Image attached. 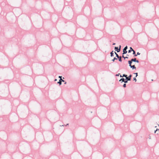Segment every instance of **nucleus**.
I'll use <instances>...</instances> for the list:
<instances>
[{
    "instance_id": "7ed1b4c3",
    "label": "nucleus",
    "mask_w": 159,
    "mask_h": 159,
    "mask_svg": "<svg viewBox=\"0 0 159 159\" xmlns=\"http://www.w3.org/2000/svg\"><path fill=\"white\" fill-rule=\"evenodd\" d=\"M122 81V82H124L125 83H127L128 82L127 80L124 79V78H122L120 79L119 80V81Z\"/></svg>"
},
{
    "instance_id": "a211bd4d",
    "label": "nucleus",
    "mask_w": 159,
    "mask_h": 159,
    "mask_svg": "<svg viewBox=\"0 0 159 159\" xmlns=\"http://www.w3.org/2000/svg\"><path fill=\"white\" fill-rule=\"evenodd\" d=\"M131 49H130V50H129V51H128V52H131V51H131Z\"/></svg>"
},
{
    "instance_id": "2eb2a0df",
    "label": "nucleus",
    "mask_w": 159,
    "mask_h": 159,
    "mask_svg": "<svg viewBox=\"0 0 159 159\" xmlns=\"http://www.w3.org/2000/svg\"><path fill=\"white\" fill-rule=\"evenodd\" d=\"M123 87H126V84H124L123 85Z\"/></svg>"
},
{
    "instance_id": "c85d7f7f",
    "label": "nucleus",
    "mask_w": 159,
    "mask_h": 159,
    "mask_svg": "<svg viewBox=\"0 0 159 159\" xmlns=\"http://www.w3.org/2000/svg\"><path fill=\"white\" fill-rule=\"evenodd\" d=\"M115 43H113V45H115Z\"/></svg>"
},
{
    "instance_id": "6ab92c4d",
    "label": "nucleus",
    "mask_w": 159,
    "mask_h": 159,
    "mask_svg": "<svg viewBox=\"0 0 159 159\" xmlns=\"http://www.w3.org/2000/svg\"><path fill=\"white\" fill-rule=\"evenodd\" d=\"M135 62H136L137 63H139V61L138 60H136V61Z\"/></svg>"
},
{
    "instance_id": "b1692460",
    "label": "nucleus",
    "mask_w": 159,
    "mask_h": 159,
    "mask_svg": "<svg viewBox=\"0 0 159 159\" xmlns=\"http://www.w3.org/2000/svg\"><path fill=\"white\" fill-rule=\"evenodd\" d=\"M61 82H62V81L64 82V80L62 79V80H61Z\"/></svg>"
},
{
    "instance_id": "f03ea898",
    "label": "nucleus",
    "mask_w": 159,
    "mask_h": 159,
    "mask_svg": "<svg viewBox=\"0 0 159 159\" xmlns=\"http://www.w3.org/2000/svg\"><path fill=\"white\" fill-rule=\"evenodd\" d=\"M120 48H121V46L120 45L119 46V49H118V47H115V49L116 50V51H117V52H120Z\"/></svg>"
},
{
    "instance_id": "423d86ee",
    "label": "nucleus",
    "mask_w": 159,
    "mask_h": 159,
    "mask_svg": "<svg viewBox=\"0 0 159 159\" xmlns=\"http://www.w3.org/2000/svg\"><path fill=\"white\" fill-rule=\"evenodd\" d=\"M132 61H131V60L130 61H128V63L129 64V66H131V63H132Z\"/></svg>"
},
{
    "instance_id": "bb28decb",
    "label": "nucleus",
    "mask_w": 159,
    "mask_h": 159,
    "mask_svg": "<svg viewBox=\"0 0 159 159\" xmlns=\"http://www.w3.org/2000/svg\"><path fill=\"white\" fill-rule=\"evenodd\" d=\"M59 78H60V79H61V76H59Z\"/></svg>"
},
{
    "instance_id": "39448f33",
    "label": "nucleus",
    "mask_w": 159,
    "mask_h": 159,
    "mask_svg": "<svg viewBox=\"0 0 159 159\" xmlns=\"http://www.w3.org/2000/svg\"><path fill=\"white\" fill-rule=\"evenodd\" d=\"M61 80H62L61 78V79L59 81H58L57 82V83L59 84L60 85H61Z\"/></svg>"
},
{
    "instance_id": "a878e982",
    "label": "nucleus",
    "mask_w": 159,
    "mask_h": 159,
    "mask_svg": "<svg viewBox=\"0 0 159 159\" xmlns=\"http://www.w3.org/2000/svg\"><path fill=\"white\" fill-rule=\"evenodd\" d=\"M125 74H123V76H123V77H124V76H125Z\"/></svg>"
},
{
    "instance_id": "2f4dec72",
    "label": "nucleus",
    "mask_w": 159,
    "mask_h": 159,
    "mask_svg": "<svg viewBox=\"0 0 159 159\" xmlns=\"http://www.w3.org/2000/svg\"><path fill=\"white\" fill-rule=\"evenodd\" d=\"M64 126V125H62V126Z\"/></svg>"
},
{
    "instance_id": "f257e3e1",
    "label": "nucleus",
    "mask_w": 159,
    "mask_h": 159,
    "mask_svg": "<svg viewBox=\"0 0 159 159\" xmlns=\"http://www.w3.org/2000/svg\"><path fill=\"white\" fill-rule=\"evenodd\" d=\"M127 49V46H126L125 47V48H124L123 51V54H126L127 52V51H126V50Z\"/></svg>"
},
{
    "instance_id": "aec40b11",
    "label": "nucleus",
    "mask_w": 159,
    "mask_h": 159,
    "mask_svg": "<svg viewBox=\"0 0 159 159\" xmlns=\"http://www.w3.org/2000/svg\"><path fill=\"white\" fill-rule=\"evenodd\" d=\"M140 54V53L139 52H138L137 53V55H139Z\"/></svg>"
},
{
    "instance_id": "473e14b6",
    "label": "nucleus",
    "mask_w": 159,
    "mask_h": 159,
    "mask_svg": "<svg viewBox=\"0 0 159 159\" xmlns=\"http://www.w3.org/2000/svg\"><path fill=\"white\" fill-rule=\"evenodd\" d=\"M158 130H159V129H158Z\"/></svg>"
},
{
    "instance_id": "ddd939ff",
    "label": "nucleus",
    "mask_w": 159,
    "mask_h": 159,
    "mask_svg": "<svg viewBox=\"0 0 159 159\" xmlns=\"http://www.w3.org/2000/svg\"><path fill=\"white\" fill-rule=\"evenodd\" d=\"M117 58H116V57H114V59L112 60V61H114L115 60H117Z\"/></svg>"
},
{
    "instance_id": "393cba45",
    "label": "nucleus",
    "mask_w": 159,
    "mask_h": 159,
    "mask_svg": "<svg viewBox=\"0 0 159 159\" xmlns=\"http://www.w3.org/2000/svg\"><path fill=\"white\" fill-rule=\"evenodd\" d=\"M68 124H67L66 125V126H67V125H68Z\"/></svg>"
},
{
    "instance_id": "4be33fe9",
    "label": "nucleus",
    "mask_w": 159,
    "mask_h": 159,
    "mask_svg": "<svg viewBox=\"0 0 159 159\" xmlns=\"http://www.w3.org/2000/svg\"><path fill=\"white\" fill-rule=\"evenodd\" d=\"M124 77H125L126 78V77H127V75H125Z\"/></svg>"
},
{
    "instance_id": "9b49d317",
    "label": "nucleus",
    "mask_w": 159,
    "mask_h": 159,
    "mask_svg": "<svg viewBox=\"0 0 159 159\" xmlns=\"http://www.w3.org/2000/svg\"><path fill=\"white\" fill-rule=\"evenodd\" d=\"M115 54H116V57L118 58H119V56H118V54L116 53L115 52Z\"/></svg>"
},
{
    "instance_id": "1a4fd4ad",
    "label": "nucleus",
    "mask_w": 159,
    "mask_h": 159,
    "mask_svg": "<svg viewBox=\"0 0 159 159\" xmlns=\"http://www.w3.org/2000/svg\"><path fill=\"white\" fill-rule=\"evenodd\" d=\"M136 58H134V59H131V61L135 62L136 61Z\"/></svg>"
},
{
    "instance_id": "dca6fc26",
    "label": "nucleus",
    "mask_w": 159,
    "mask_h": 159,
    "mask_svg": "<svg viewBox=\"0 0 159 159\" xmlns=\"http://www.w3.org/2000/svg\"><path fill=\"white\" fill-rule=\"evenodd\" d=\"M134 80L135 82L136 81H137V80H136V78L135 77H134Z\"/></svg>"
},
{
    "instance_id": "4468645a",
    "label": "nucleus",
    "mask_w": 159,
    "mask_h": 159,
    "mask_svg": "<svg viewBox=\"0 0 159 159\" xmlns=\"http://www.w3.org/2000/svg\"><path fill=\"white\" fill-rule=\"evenodd\" d=\"M122 57L124 58V59H125V58H128V57H124V55H123Z\"/></svg>"
},
{
    "instance_id": "7c9ffc66",
    "label": "nucleus",
    "mask_w": 159,
    "mask_h": 159,
    "mask_svg": "<svg viewBox=\"0 0 159 159\" xmlns=\"http://www.w3.org/2000/svg\"><path fill=\"white\" fill-rule=\"evenodd\" d=\"M57 79H55V81H57Z\"/></svg>"
},
{
    "instance_id": "f3484780",
    "label": "nucleus",
    "mask_w": 159,
    "mask_h": 159,
    "mask_svg": "<svg viewBox=\"0 0 159 159\" xmlns=\"http://www.w3.org/2000/svg\"><path fill=\"white\" fill-rule=\"evenodd\" d=\"M134 74H135L136 75V77H137V76H138V73H134Z\"/></svg>"
},
{
    "instance_id": "6e6552de",
    "label": "nucleus",
    "mask_w": 159,
    "mask_h": 159,
    "mask_svg": "<svg viewBox=\"0 0 159 159\" xmlns=\"http://www.w3.org/2000/svg\"><path fill=\"white\" fill-rule=\"evenodd\" d=\"M130 67L131 68H132V69H135L136 68V67L134 65H133V66H130Z\"/></svg>"
},
{
    "instance_id": "9d476101",
    "label": "nucleus",
    "mask_w": 159,
    "mask_h": 159,
    "mask_svg": "<svg viewBox=\"0 0 159 159\" xmlns=\"http://www.w3.org/2000/svg\"><path fill=\"white\" fill-rule=\"evenodd\" d=\"M113 54H114V53H113V51H112V52H111V57H112L113 56Z\"/></svg>"
},
{
    "instance_id": "cd10ccee",
    "label": "nucleus",
    "mask_w": 159,
    "mask_h": 159,
    "mask_svg": "<svg viewBox=\"0 0 159 159\" xmlns=\"http://www.w3.org/2000/svg\"><path fill=\"white\" fill-rule=\"evenodd\" d=\"M157 130H157H155V133H156V131Z\"/></svg>"
},
{
    "instance_id": "20e7f679",
    "label": "nucleus",
    "mask_w": 159,
    "mask_h": 159,
    "mask_svg": "<svg viewBox=\"0 0 159 159\" xmlns=\"http://www.w3.org/2000/svg\"><path fill=\"white\" fill-rule=\"evenodd\" d=\"M132 77V75H130L129 76L126 77V80H127V81L128 80H131V78Z\"/></svg>"
},
{
    "instance_id": "5701e85b",
    "label": "nucleus",
    "mask_w": 159,
    "mask_h": 159,
    "mask_svg": "<svg viewBox=\"0 0 159 159\" xmlns=\"http://www.w3.org/2000/svg\"><path fill=\"white\" fill-rule=\"evenodd\" d=\"M134 56H135V57H136V56H137V54H134Z\"/></svg>"
},
{
    "instance_id": "f8f14e48",
    "label": "nucleus",
    "mask_w": 159,
    "mask_h": 159,
    "mask_svg": "<svg viewBox=\"0 0 159 159\" xmlns=\"http://www.w3.org/2000/svg\"><path fill=\"white\" fill-rule=\"evenodd\" d=\"M118 58L119 59V61L121 62L122 61V60H121V57L120 56L119 57V58Z\"/></svg>"
},
{
    "instance_id": "0eeeda50",
    "label": "nucleus",
    "mask_w": 159,
    "mask_h": 159,
    "mask_svg": "<svg viewBox=\"0 0 159 159\" xmlns=\"http://www.w3.org/2000/svg\"><path fill=\"white\" fill-rule=\"evenodd\" d=\"M130 49H131V51H133V55L135 54V51L133 49V48L131 47H130Z\"/></svg>"
},
{
    "instance_id": "412c9836",
    "label": "nucleus",
    "mask_w": 159,
    "mask_h": 159,
    "mask_svg": "<svg viewBox=\"0 0 159 159\" xmlns=\"http://www.w3.org/2000/svg\"><path fill=\"white\" fill-rule=\"evenodd\" d=\"M120 74V73H119L118 74L116 75V76H119Z\"/></svg>"
},
{
    "instance_id": "c756f323",
    "label": "nucleus",
    "mask_w": 159,
    "mask_h": 159,
    "mask_svg": "<svg viewBox=\"0 0 159 159\" xmlns=\"http://www.w3.org/2000/svg\"><path fill=\"white\" fill-rule=\"evenodd\" d=\"M123 77L121 75H120V77Z\"/></svg>"
}]
</instances>
